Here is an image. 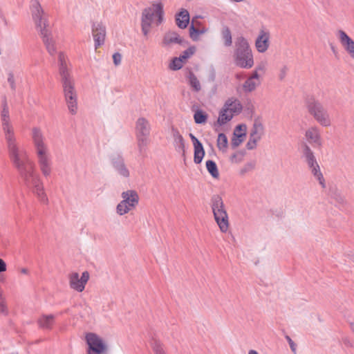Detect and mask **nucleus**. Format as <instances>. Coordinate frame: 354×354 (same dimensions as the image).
I'll use <instances>...</instances> for the list:
<instances>
[{
    "label": "nucleus",
    "instance_id": "obj_1",
    "mask_svg": "<svg viewBox=\"0 0 354 354\" xmlns=\"http://www.w3.org/2000/svg\"><path fill=\"white\" fill-rule=\"evenodd\" d=\"M30 8L32 20L46 49L50 55H55L57 51L56 41L51 32L47 28L44 11L40 3L37 0H32Z\"/></svg>",
    "mask_w": 354,
    "mask_h": 354
},
{
    "label": "nucleus",
    "instance_id": "obj_2",
    "mask_svg": "<svg viewBox=\"0 0 354 354\" xmlns=\"http://www.w3.org/2000/svg\"><path fill=\"white\" fill-rule=\"evenodd\" d=\"M164 3L155 1L142 12L141 27L144 35H147L153 25L159 26L164 21Z\"/></svg>",
    "mask_w": 354,
    "mask_h": 354
},
{
    "label": "nucleus",
    "instance_id": "obj_3",
    "mask_svg": "<svg viewBox=\"0 0 354 354\" xmlns=\"http://www.w3.org/2000/svg\"><path fill=\"white\" fill-rule=\"evenodd\" d=\"M233 63L240 68L250 69L254 64L252 48L249 41L245 38L239 39L233 54Z\"/></svg>",
    "mask_w": 354,
    "mask_h": 354
},
{
    "label": "nucleus",
    "instance_id": "obj_4",
    "mask_svg": "<svg viewBox=\"0 0 354 354\" xmlns=\"http://www.w3.org/2000/svg\"><path fill=\"white\" fill-rule=\"evenodd\" d=\"M140 196L134 189H124L120 193V201L115 207L118 216L126 215L133 211L138 206Z\"/></svg>",
    "mask_w": 354,
    "mask_h": 354
},
{
    "label": "nucleus",
    "instance_id": "obj_5",
    "mask_svg": "<svg viewBox=\"0 0 354 354\" xmlns=\"http://www.w3.org/2000/svg\"><path fill=\"white\" fill-rule=\"evenodd\" d=\"M62 75L63 93L67 107L70 113L75 114L78 109L77 93L75 81L68 72H63Z\"/></svg>",
    "mask_w": 354,
    "mask_h": 354
},
{
    "label": "nucleus",
    "instance_id": "obj_6",
    "mask_svg": "<svg viewBox=\"0 0 354 354\" xmlns=\"http://www.w3.org/2000/svg\"><path fill=\"white\" fill-rule=\"evenodd\" d=\"M86 345V354H108L109 346L106 339L96 332H87L84 334Z\"/></svg>",
    "mask_w": 354,
    "mask_h": 354
},
{
    "label": "nucleus",
    "instance_id": "obj_7",
    "mask_svg": "<svg viewBox=\"0 0 354 354\" xmlns=\"http://www.w3.org/2000/svg\"><path fill=\"white\" fill-rule=\"evenodd\" d=\"M212 208L214 218L223 232L229 229L228 216L224 208L223 201L221 196H216L212 198Z\"/></svg>",
    "mask_w": 354,
    "mask_h": 354
},
{
    "label": "nucleus",
    "instance_id": "obj_8",
    "mask_svg": "<svg viewBox=\"0 0 354 354\" xmlns=\"http://www.w3.org/2000/svg\"><path fill=\"white\" fill-rule=\"evenodd\" d=\"M33 140L39 161L41 165L43 171L46 172L48 167V149L46 144L44 143L42 133L39 129H34Z\"/></svg>",
    "mask_w": 354,
    "mask_h": 354
},
{
    "label": "nucleus",
    "instance_id": "obj_9",
    "mask_svg": "<svg viewBox=\"0 0 354 354\" xmlns=\"http://www.w3.org/2000/svg\"><path fill=\"white\" fill-rule=\"evenodd\" d=\"M301 153L308 163L311 174L318 181L319 184L324 187L325 180L313 150L308 145H304L301 147Z\"/></svg>",
    "mask_w": 354,
    "mask_h": 354
},
{
    "label": "nucleus",
    "instance_id": "obj_10",
    "mask_svg": "<svg viewBox=\"0 0 354 354\" xmlns=\"http://www.w3.org/2000/svg\"><path fill=\"white\" fill-rule=\"evenodd\" d=\"M90 279V273L87 270H73L68 274L69 287L75 292H82Z\"/></svg>",
    "mask_w": 354,
    "mask_h": 354
},
{
    "label": "nucleus",
    "instance_id": "obj_11",
    "mask_svg": "<svg viewBox=\"0 0 354 354\" xmlns=\"http://www.w3.org/2000/svg\"><path fill=\"white\" fill-rule=\"evenodd\" d=\"M309 113L320 124L328 127L331 125V119L324 106L319 102H313L308 104Z\"/></svg>",
    "mask_w": 354,
    "mask_h": 354
},
{
    "label": "nucleus",
    "instance_id": "obj_12",
    "mask_svg": "<svg viewBox=\"0 0 354 354\" xmlns=\"http://www.w3.org/2000/svg\"><path fill=\"white\" fill-rule=\"evenodd\" d=\"M208 32V28L199 17H194L191 20L188 29L189 39L194 42L198 41L202 37Z\"/></svg>",
    "mask_w": 354,
    "mask_h": 354
},
{
    "label": "nucleus",
    "instance_id": "obj_13",
    "mask_svg": "<svg viewBox=\"0 0 354 354\" xmlns=\"http://www.w3.org/2000/svg\"><path fill=\"white\" fill-rule=\"evenodd\" d=\"M248 134L249 129L245 123L239 122L235 124L230 138L231 145L235 148L239 147L246 140Z\"/></svg>",
    "mask_w": 354,
    "mask_h": 354
},
{
    "label": "nucleus",
    "instance_id": "obj_14",
    "mask_svg": "<svg viewBox=\"0 0 354 354\" xmlns=\"http://www.w3.org/2000/svg\"><path fill=\"white\" fill-rule=\"evenodd\" d=\"M270 40L271 35L268 29L259 30L254 39V47L257 52L261 54L266 53L270 47Z\"/></svg>",
    "mask_w": 354,
    "mask_h": 354
},
{
    "label": "nucleus",
    "instance_id": "obj_15",
    "mask_svg": "<svg viewBox=\"0 0 354 354\" xmlns=\"http://www.w3.org/2000/svg\"><path fill=\"white\" fill-rule=\"evenodd\" d=\"M263 133V125L261 120H255L250 131H249V139L246 144L248 149H254Z\"/></svg>",
    "mask_w": 354,
    "mask_h": 354
},
{
    "label": "nucleus",
    "instance_id": "obj_16",
    "mask_svg": "<svg viewBox=\"0 0 354 354\" xmlns=\"http://www.w3.org/2000/svg\"><path fill=\"white\" fill-rule=\"evenodd\" d=\"M189 137L193 147V161L196 165L201 164L205 156L204 146L193 133H189Z\"/></svg>",
    "mask_w": 354,
    "mask_h": 354
},
{
    "label": "nucleus",
    "instance_id": "obj_17",
    "mask_svg": "<svg viewBox=\"0 0 354 354\" xmlns=\"http://www.w3.org/2000/svg\"><path fill=\"white\" fill-rule=\"evenodd\" d=\"M92 37L94 50L96 53H100L105 41L106 30L104 27L101 25L94 26L92 28Z\"/></svg>",
    "mask_w": 354,
    "mask_h": 354
},
{
    "label": "nucleus",
    "instance_id": "obj_18",
    "mask_svg": "<svg viewBox=\"0 0 354 354\" xmlns=\"http://www.w3.org/2000/svg\"><path fill=\"white\" fill-rule=\"evenodd\" d=\"M337 37L344 50L354 59V39L342 30L338 32Z\"/></svg>",
    "mask_w": 354,
    "mask_h": 354
},
{
    "label": "nucleus",
    "instance_id": "obj_19",
    "mask_svg": "<svg viewBox=\"0 0 354 354\" xmlns=\"http://www.w3.org/2000/svg\"><path fill=\"white\" fill-rule=\"evenodd\" d=\"M305 137L308 142L315 147H320L322 145V138L320 130L317 127L308 128L305 133Z\"/></svg>",
    "mask_w": 354,
    "mask_h": 354
},
{
    "label": "nucleus",
    "instance_id": "obj_20",
    "mask_svg": "<svg viewBox=\"0 0 354 354\" xmlns=\"http://www.w3.org/2000/svg\"><path fill=\"white\" fill-rule=\"evenodd\" d=\"M136 130L138 138L143 142L149 135L150 124L144 118H139L136 122Z\"/></svg>",
    "mask_w": 354,
    "mask_h": 354
},
{
    "label": "nucleus",
    "instance_id": "obj_21",
    "mask_svg": "<svg viewBox=\"0 0 354 354\" xmlns=\"http://www.w3.org/2000/svg\"><path fill=\"white\" fill-rule=\"evenodd\" d=\"M175 21L176 26L180 29H185L188 27L190 21V15L188 10L185 8H180L175 15Z\"/></svg>",
    "mask_w": 354,
    "mask_h": 354
},
{
    "label": "nucleus",
    "instance_id": "obj_22",
    "mask_svg": "<svg viewBox=\"0 0 354 354\" xmlns=\"http://www.w3.org/2000/svg\"><path fill=\"white\" fill-rule=\"evenodd\" d=\"M260 75L257 71H254L252 73L251 76L243 83V90L247 93L252 92L260 84Z\"/></svg>",
    "mask_w": 354,
    "mask_h": 354
},
{
    "label": "nucleus",
    "instance_id": "obj_23",
    "mask_svg": "<svg viewBox=\"0 0 354 354\" xmlns=\"http://www.w3.org/2000/svg\"><path fill=\"white\" fill-rule=\"evenodd\" d=\"M234 115V114L223 105L218 113V116L214 126L216 127H220L225 125L233 118Z\"/></svg>",
    "mask_w": 354,
    "mask_h": 354
},
{
    "label": "nucleus",
    "instance_id": "obj_24",
    "mask_svg": "<svg viewBox=\"0 0 354 354\" xmlns=\"http://www.w3.org/2000/svg\"><path fill=\"white\" fill-rule=\"evenodd\" d=\"M204 170L214 180H218L220 178V171L216 162L212 160H207L204 164Z\"/></svg>",
    "mask_w": 354,
    "mask_h": 354
},
{
    "label": "nucleus",
    "instance_id": "obj_25",
    "mask_svg": "<svg viewBox=\"0 0 354 354\" xmlns=\"http://www.w3.org/2000/svg\"><path fill=\"white\" fill-rule=\"evenodd\" d=\"M216 146L219 153L225 154L227 153L230 143L227 135L224 133H219L217 135Z\"/></svg>",
    "mask_w": 354,
    "mask_h": 354
},
{
    "label": "nucleus",
    "instance_id": "obj_26",
    "mask_svg": "<svg viewBox=\"0 0 354 354\" xmlns=\"http://www.w3.org/2000/svg\"><path fill=\"white\" fill-rule=\"evenodd\" d=\"M183 41V38L178 34L176 32H169L164 36L162 45L167 47L173 44H181Z\"/></svg>",
    "mask_w": 354,
    "mask_h": 354
},
{
    "label": "nucleus",
    "instance_id": "obj_27",
    "mask_svg": "<svg viewBox=\"0 0 354 354\" xmlns=\"http://www.w3.org/2000/svg\"><path fill=\"white\" fill-rule=\"evenodd\" d=\"M224 106L234 115L239 114L242 110V104L240 101L233 97L229 98L227 100H226Z\"/></svg>",
    "mask_w": 354,
    "mask_h": 354
},
{
    "label": "nucleus",
    "instance_id": "obj_28",
    "mask_svg": "<svg viewBox=\"0 0 354 354\" xmlns=\"http://www.w3.org/2000/svg\"><path fill=\"white\" fill-rule=\"evenodd\" d=\"M186 62L179 55L171 59L168 64V68L171 71H176L183 68Z\"/></svg>",
    "mask_w": 354,
    "mask_h": 354
},
{
    "label": "nucleus",
    "instance_id": "obj_29",
    "mask_svg": "<svg viewBox=\"0 0 354 354\" xmlns=\"http://www.w3.org/2000/svg\"><path fill=\"white\" fill-rule=\"evenodd\" d=\"M208 118V113L203 110H197L194 114V120L195 123L198 124H205Z\"/></svg>",
    "mask_w": 354,
    "mask_h": 354
},
{
    "label": "nucleus",
    "instance_id": "obj_30",
    "mask_svg": "<svg viewBox=\"0 0 354 354\" xmlns=\"http://www.w3.org/2000/svg\"><path fill=\"white\" fill-rule=\"evenodd\" d=\"M197 52V46L195 45H190L184 50L180 56L187 63V61L191 59Z\"/></svg>",
    "mask_w": 354,
    "mask_h": 354
},
{
    "label": "nucleus",
    "instance_id": "obj_31",
    "mask_svg": "<svg viewBox=\"0 0 354 354\" xmlns=\"http://www.w3.org/2000/svg\"><path fill=\"white\" fill-rule=\"evenodd\" d=\"M54 319L55 317L53 315H43L39 318V324L43 328H49L52 325Z\"/></svg>",
    "mask_w": 354,
    "mask_h": 354
},
{
    "label": "nucleus",
    "instance_id": "obj_32",
    "mask_svg": "<svg viewBox=\"0 0 354 354\" xmlns=\"http://www.w3.org/2000/svg\"><path fill=\"white\" fill-rule=\"evenodd\" d=\"M174 141L179 149L184 153L185 151V142L183 136L178 132L174 133Z\"/></svg>",
    "mask_w": 354,
    "mask_h": 354
},
{
    "label": "nucleus",
    "instance_id": "obj_33",
    "mask_svg": "<svg viewBox=\"0 0 354 354\" xmlns=\"http://www.w3.org/2000/svg\"><path fill=\"white\" fill-rule=\"evenodd\" d=\"M189 82L192 89L196 91L201 90L202 85L198 77L193 73L189 75Z\"/></svg>",
    "mask_w": 354,
    "mask_h": 354
},
{
    "label": "nucleus",
    "instance_id": "obj_34",
    "mask_svg": "<svg viewBox=\"0 0 354 354\" xmlns=\"http://www.w3.org/2000/svg\"><path fill=\"white\" fill-rule=\"evenodd\" d=\"M229 160L232 164L240 163L242 160L241 153L238 151L234 152L230 156Z\"/></svg>",
    "mask_w": 354,
    "mask_h": 354
},
{
    "label": "nucleus",
    "instance_id": "obj_35",
    "mask_svg": "<svg viewBox=\"0 0 354 354\" xmlns=\"http://www.w3.org/2000/svg\"><path fill=\"white\" fill-rule=\"evenodd\" d=\"M223 43L226 46H230L232 44V36L228 30H225L223 33Z\"/></svg>",
    "mask_w": 354,
    "mask_h": 354
},
{
    "label": "nucleus",
    "instance_id": "obj_36",
    "mask_svg": "<svg viewBox=\"0 0 354 354\" xmlns=\"http://www.w3.org/2000/svg\"><path fill=\"white\" fill-rule=\"evenodd\" d=\"M253 168V165L252 164H248V165H244L243 167H242L240 170H239V173L241 174V175H243L245 174L247 171H249L250 170H252Z\"/></svg>",
    "mask_w": 354,
    "mask_h": 354
},
{
    "label": "nucleus",
    "instance_id": "obj_37",
    "mask_svg": "<svg viewBox=\"0 0 354 354\" xmlns=\"http://www.w3.org/2000/svg\"><path fill=\"white\" fill-rule=\"evenodd\" d=\"M122 61V55L119 53H115L113 55V62L115 65H119Z\"/></svg>",
    "mask_w": 354,
    "mask_h": 354
},
{
    "label": "nucleus",
    "instance_id": "obj_38",
    "mask_svg": "<svg viewBox=\"0 0 354 354\" xmlns=\"http://www.w3.org/2000/svg\"><path fill=\"white\" fill-rule=\"evenodd\" d=\"M7 271V264L5 261L0 258V273L6 272Z\"/></svg>",
    "mask_w": 354,
    "mask_h": 354
},
{
    "label": "nucleus",
    "instance_id": "obj_39",
    "mask_svg": "<svg viewBox=\"0 0 354 354\" xmlns=\"http://www.w3.org/2000/svg\"><path fill=\"white\" fill-rule=\"evenodd\" d=\"M155 354H167L165 351L160 347L154 348Z\"/></svg>",
    "mask_w": 354,
    "mask_h": 354
},
{
    "label": "nucleus",
    "instance_id": "obj_40",
    "mask_svg": "<svg viewBox=\"0 0 354 354\" xmlns=\"http://www.w3.org/2000/svg\"><path fill=\"white\" fill-rule=\"evenodd\" d=\"M19 272L21 274H24V275H28L29 274V270L28 268H20L19 270Z\"/></svg>",
    "mask_w": 354,
    "mask_h": 354
},
{
    "label": "nucleus",
    "instance_id": "obj_41",
    "mask_svg": "<svg viewBox=\"0 0 354 354\" xmlns=\"http://www.w3.org/2000/svg\"><path fill=\"white\" fill-rule=\"evenodd\" d=\"M248 354H260V353L254 349H250L248 352Z\"/></svg>",
    "mask_w": 354,
    "mask_h": 354
},
{
    "label": "nucleus",
    "instance_id": "obj_42",
    "mask_svg": "<svg viewBox=\"0 0 354 354\" xmlns=\"http://www.w3.org/2000/svg\"><path fill=\"white\" fill-rule=\"evenodd\" d=\"M129 174H130V173H129V170H127V169H124V170L122 171V175H123L124 176L128 177V176H129Z\"/></svg>",
    "mask_w": 354,
    "mask_h": 354
}]
</instances>
